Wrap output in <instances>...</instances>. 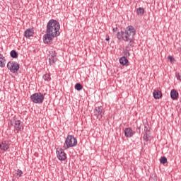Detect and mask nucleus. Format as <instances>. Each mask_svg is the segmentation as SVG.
<instances>
[{
  "label": "nucleus",
  "instance_id": "obj_20",
  "mask_svg": "<svg viewBox=\"0 0 181 181\" xmlns=\"http://www.w3.org/2000/svg\"><path fill=\"white\" fill-rule=\"evenodd\" d=\"M143 139L146 141V142H148V141H151V136L148 134V132H145L143 136Z\"/></svg>",
  "mask_w": 181,
  "mask_h": 181
},
{
  "label": "nucleus",
  "instance_id": "obj_13",
  "mask_svg": "<svg viewBox=\"0 0 181 181\" xmlns=\"http://www.w3.org/2000/svg\"><path fill=\"white\" fill-rule=\"evenodd\" d=\"M153 96L156 100H159V98H162V92L159 90H155L153 93Z\"/></svg>",
  "mask_w": 181,
  "mask_h": 181
},
{
  "label": "nucleus",
  "instance_id": "obj_19",
  "mask_svg": "<svg viewBox=\"0 0 181 181\" xmlns=\"http://www.w3.org/2000/svg\"><path fill=\"white\" fill-rule=\"evenodd\" d=\"M42 78L45 80V81H50L52 80V78L50 77V74H45Z\"/></svg>",
  "mask_w": 181,
  "mask_h": 181
},
{
  "label": "nucleus",
  "instance_id": "obj_2",
  "mask_svg": "<svg viewBox=\"0 0 181 181\" xmlns=\"http://www.w3.org/2000/svg\"><path fill=\"white\" fill-rule=\"evenodd\" d=\"M135 35L136 30L132 25H129L125 28V30L117 32L116 36L118 40H123V42H128L129 46H135Z\"/></svg>",
  "mask_w": 181,
  "mask_h": 181
},
{
  "label": "nucleus",
  "instance_id": "obj_30",
  "mask_svg": "<svg viewBox=\"0 0 181 181\" xmlns=\"http://www.w3.org/2000/svg\"><path fill=\"white\" fill-rule=\"evenodd\" d=\"M180 103H181V98H180Z\"/></svg>",
  "mask_w": 181,
  "mask_h": 181
},
{
  "label": "nucleus",
  "instance_id": "obj_1",
  "mask_svg": "<svg viewBox=\"0 0 181 181\" xmlns=\"http://www.w3.org/2000/svg\"><path fill=\"white\" fill-rule=\"evenodd\" d=\"M57 36H60V23L51 19L47 24L46 34L43 36L44 43H50Z\"/></svg>",
  "mask_w": 181,
  "mask_h": 181
},
{
  "label": "nucleus",
  "instance_id": "obj_6",
  "mask_svg": "<svg viewBox=\"0 0 181 181\" xmlns=\"http://www.w3.org/2000/svg\"><path fill=\"white\" fill-rule=\"evenodd\" d=\"M57 156L59 160H66V159L67 158L64 150H63V148H57Z\"/></svg>",
  "mask_w": 181,
  "mask_h": 181
},
{
  "label": "nucleus",
  "instance_id": "obj_17",
  "mask_svg": "<svg viewBox=\"0 0 181 181\" xmlns=\"http://www.w3.org/2000/svg\"><path fill=\"white\" fill-rule=\"evenodd\" d=\"M0 67H5V57L0 54Z\"/></svg>",
  "mask_w": 181,
  "mask_h": 181
},
{
  "label": "nucleus",
  "instance_id": "obj_3",
  "mask_svg": "<svg viewBox=\"0 0 181 181\" xmlns=\"http://www.w3.org/2000/svg\"><path fill=\"white\" fill-rule=\"evenodd\" d=\"M77 146V139L73 135L68 134L63 146L64 151H67L69 148H74Z\"/></svg>",
  "mask_w": 181,
  "mask_h": 181
},
{
  "label": "nucleus",
  "instance_id": "obj_26",
  "mask_svg": "<svg viewBox=\"0 0 181 181\" xmlns=\"http://www.w3.org/2000/svg\"><path fill=\"white\" fill-rule=\"evenodd\" d=\"M168 60H169L171 63H173V62H175V59H174L173 57H172V56H169V57H168Z\"/></svg>",
  "mask_w": 181,
  "mask_h": 181
},
{
  "label": "nucleus",
  "instance_id": "obj_5",
  "mask_svg": "<svg viewBox=\"0 0 181 181\" xmlns=\"http://www.w3.org/2000/svg\"><path fill=\"white\" fill-rule=\"evenodd\" d=\"M20 67L19 64L14 61H10L7 64V68L10 70L11 73H16L19 70Z\"/></svg>",
  "mask_w": 181,
  "mask_h": 181
},
{
  "label": "nucleus",
  "instance_id": "obj_24",
  "mask_svg": "<svg viewBox=\"0 0 181 181\" xmlns=\"http://www.w3.org/2000/svg\"><path fill=\"white\" fill-rule=\"evenodd\" d=\"M16 175L17 176H18L19 177H22V175H23V172H22L20 169H18L16 170Z\"/></svg>",
  "mask_w": 181,
  "mask_h": 181
},
{
  "label": "nucleus",
  "instance_id": "obj_7",
  "mask_svg": "<svg viewBox=\"0 0 181 181\" xmlns=\"http://www.w3.org/2000/svg\"><path fill=\"white\" fill-rule=\"evenodd\" d=\"M49 64L53 65L54 64V63H56V62H57V57L56 55V52L52 51L49 52Z\"/></svg>",
  "mask_w": 181,
  "mask_h": 181
},
{
  "label": "nucleus",
  "instance_id": "obj_4",
  "mask_svg": "<svg viewBox=\"0 0 181 181\" xmlns=\"http://www.w3.org/2000/svg\"><path fill=\"white\" fill-rule=\"evenodd\" d=\"M30 98L34 104H42L45 101V95L42 93H35L31 95Z\"/></svg>",
  "mask_w": 181,
  "mask_h": 181
},
{
  "label": "nucleus",
  "instance_id": "obj_25",
  "mask_svg": "<svg viewBox=\"0 0 181 181\" xmlns=\"http://www.w3.org/2000/svg\"><path fill=\"white\" fill-rule=\"evenodd\" d=\"M176 78H177V80H179V81H181V76H180V73H177L176 74Z\"/></svg>",
  "mask_w": 181,
  "mask_h": 181
},
{
  "label": "nucleus",
  "instance_id": "obj_23",
  "mask_svg": "<svg viewBox=\"0 0 181 181\" xmlns=\"http://www.w3.org/2000/svg\"><path fill=\"white\" fill-rule=\"evenodd\" d=\"M160 162L163 165H165V163H167V162H168V158H166V157H165V156H163L160 158Z\"/></svg>",
  "mask_w": 181,
  "mask_h": 181
},
{
  "label": "nucleus",
  "instance_id": "obj_14",
  "mask_svg": "<svg viewBox=\"0 0 181 181\" xmlns=\"http://www.w3.org/2000/svg\"><path fill=\"white\" fill-rule=\"evenodd\" d=\"M170 97L172 100H177L179 97V93H177V90L173 89L170 92Z\"/></svg>",
  "mask_w": 181,
  "mask_h": 181
},
{
  "label": "nucleus",
  "instance_id": "obj_22",
  "mask_svg": "<svg viewBox=\"0 0 181 181\" xmlns=\"http://www.w3.org/2000/svg\"><path fill=\"white\" fill-rule=\"evenodd\" d=\"M75 90H77V91H81V90H83V85L80 83H77L75 85Z\"/></svg>",
  "mask_w": 181,
  "mask_h": 181
},
{
  "label": "nucleus",
  "instance_id": "obj_15",
  "mask_svg": "<svg viewBox=\"0 0 181 181\" xmlns=\"http://www.w3.org/2000/svg\"><path fill=\"white\" fill-rule=\"evenodd\" d=\"M135 46H129V44L126 46V49L124 51V56L127 57H129L131 56V54L129 53V51L131 50V48L134 47Z\"/></svg>",
  "mask_w": 181,
  "mask_h": 181
},
{
  "label": "nucleus",
  "instance_id": "obj_11",
  "mask_svg": "<svg viewBox=\"0 0 181 181\" xmlns=\"http://www.w3.org/2000/svg\"><path fill=\"white\" fill-rule=\"evenodd\" d=\"M14 128L16 131H22L23 129V124L21 121L16 120L14 124Z\"/></svg>",
  "mask_w": 181,
  "mask_h": 181
},
{
  "label": "nucleus",
  "instance_id": "obj_21",
  "mask_svg": "<svg viewBox=\"0 0 181 181\" xmlns=\"http://www.w3.org/2000/svg\"><path fill=\"white\" fill-rule=\"evenodd\" d=\"M137 15H144L145 13V10L142 7H139L136 10Z\"/></svg>",
  "mask_w": 181,
  "mask_h": 181
},
{
  "label": "nucleus",
  "instance_id": "obj_29",
  "mask_svg": "<svg viewBox=\"0 0 181 181\" xmlns=\"http://www.w3.org/2000/svg\"><path fill=\"white\" fill-rule=\"evenodd\" d=\"M105 40H106L107 42H108V41L110 40V37H107L105 39Z\"/></svg>",
  "mask_w": 181,
  "mask_h": 181
},
{
  "label": "nucleus",
  "instance_id": "obj_28",
  "mask_svg": "<svg viewBox=\"0 0 181 181\" xmlns=\"http://www.w3.org/2000/svg\"><path fill=\"white\" fill-rule=\"evenodd\" d=\"M117 30H118V28L117 27L112 29L113 32H117Z\"/></svg>",
  "mask_w": 181,
  "mask_h": 181
},
{
  "label": "nucleus",
  "instance_id": "obj_16",
  "mask_svg": "<svg viewBox=\"0 0 181 181\" xmlns=\"http://www.w3.org/2000/svg\"><path fill=\"white\" fill-rule=\"evenodd\" d=\"M119 63L122 66H128V59L125 57H122L119 59Z\"/></svg>",
  "mask_w": 181,
  "mask_h": 181
},
{
  "label": "nucleus",
  "instance_id": "obj_27",
  "mask_svg": "<svg viewBox=\"0 0 181 181\" xmlns=\"http://www.w3.org/2000/svg\"><path fill=\"white\" fill-rule=\"evenodd\" d=\"M144 128H145L144 129L145 132H149V130L148 129V127L145 126Z\"/></svg>",
  "mask_w": 181,
  "mask_h": 181
},
{
  "label": "nucleus",
  "instance_id": "obj_12",
  "mask_svg": "<svg viewBox=\"0 0 181 181\" xmlns=\"http://www.w3.org/2000/svg\"><path fill=\"white\" fill-rule=\"evenodd\" d=\"M124 135L127 138H132L133 136L134 133L132 132V129L127 127L124 129Z\"/></svg>",
  "mask_w": 181,
  "mask_h": 181
},
{
  "label": "nucleus",
  "instance_id": "obj_9",
  "mask_svg": "<svg viewBox=\"0 0 181 181\" xmlns=\"http://www.w3.org/2000/svg\"><path fill=\"white\" fill-rule=\"evenodd\" d=\"M33 35H35V30H33V28H28L25 32H24V36L27 39H29L30 37H33Z\"/></svg>",
  "mask_w": 181,
  "mask_h": 181
},
{
  "label": "nucleus",
  "instance_id": "obj_8",
  "mask_svg": "<svg viewBox=\"0 0 181 181\" xmlns=\"http://www.w3.org/2000/svg\"><path fill=\"white\" fill-rule=\"evenodd\" d=\"M94 114L97 118L101 119L103 118V106H98L95 108Z\"/></svg>",
  "mask_w": 181,
  "mask_h": 181
},
{
  "label": "nucleus",
  "instance_id": "obj_10",
  "mask_svg": "<svg viewBox=\"0 0 181 181\" xmlns=\"http://www.w3.org/2000/svg\"><path fill=\"white\" fill-rule=\"evenodd\" d=\"M8 148H9V141H3L1 144H0V149L1 151H8Z\"/></svg>",
  "mask_w": 181,
  "mask_h": 181
},
{
  "label": "nucleus",
  "instance_id": "obj_18",
  "mask_svg": "<svg viewBox=\"0 0 181 181\" xmlns=\"http://www.w3.org/2000/svg\"><path fill=\"white\" fill-rule=\"evenodd\" d=\"M10 55L12 59H18V52L15 49L11 51Z\"/></svg>",
  "mask_w": 181,
  "mask_h": 181
}]
</instances>
